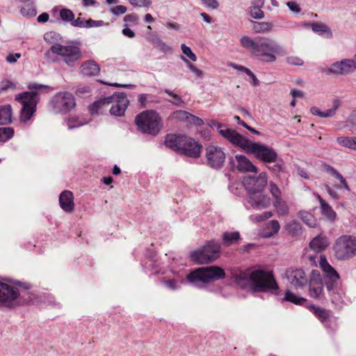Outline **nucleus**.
Masks as SVG:
<instances>
[{"label":"nucleus","instance_id":"3c124183","mask_svg":"<svg viewBox=\"0 0 356 356\" xmlns=\"http://www.w3.org/2000/svg\"><path fill=\"white\" fill-rule=\"evenodd\" d=\"M154 45L163 52L170 50V47L159 38H157L154 41Z\"/></svg>","mask_w":356,"mask_h":356},{"label":"nucleus","instance_id":"f257e3e1","mask_svg":"<svg viewBox=\"0 0 356 356\" xmlns=\"http://www.w3.org/2000/svg\"><path fill=\"white\" fill-rule=\"evenodd\" d=\"M231 280L240 288L251 292H273L279 286L270 270L261 266H254L245 270L234 267L230 269Z\"/></svg>","mask_w":356,"mask_h":356},{"label":"nucleus","instance_id":"e433bc0d","mask_svg":"<svg viewBox=\"0 0 356 356\" xmlns=\"http://www.w3.org/2000/svg\"><path fill=\"white\" fill-rule=\"evenodd\" d=\"M86 123L87 122L84 120L76 116L69 118L67 120V126L68 129L79 128L83 124H86Z\"/></svg>","mask_w":356,"mask_h":356},{"label":"nucleus","instance_id":"f3484780","mask_svg":"<svg viewBox=\"0 0 356 356\" xmlns=\"http://www.w3.org/2000/svg\"><path fill=\"white\" fill-rule=\"evenodd\" d=\"M206 157L211 168L220 169L225 162V154L220 147L209 145L206 149Z\"/></svg>","mask_w":356,"mask_h":356},{"label":"nucleus","instance_id":"774afa93","mask_svg":"<svg viewBox=\"0 0 356 356\" xmlns=\"http://www.w3.org/2000/svg\"><path fill=\"white\" fill-rule=\"evenodd\" d=\"M20 57L21 54L19 53L10 54L7 56L6 60L10 63H15Z\"/></svg>","mask_w":356,"mask_h":356},{"label":"nucleus","instance_id":"c85d7f7f","mask_svg":"<svg viewBox=\"0 0 356 356\" xmlns=\"http://www.w3.org/2000/svg\"><path fill=\"white\" fill-rule=\"evenodd\" d=\"M318 199L321 204L322 214L330 220H334L337 217L336 212L320 195H318Z\"/></svg>","mask_w":356,"mask_h":356},{"label":"nucleus","instance_id":"7c9ffc66","mask_svg":"<svg viewBox=\"0 0 356 356\" xmlns=\"http://www.w3.org/2000/svg\"><path fill=\"white\" fill-rule=\"evenodd\" d=\"M337 143L344 147L349 148L352 150H356V136H341L337 138Z\"/></svg>","mask_w":356,"mask_h":356},{"label":"nucleus","instance_id":"5fc2aeb1","mask_svg":"<svg viewBox=\"0 0 356 356\" xmlns=\"http://www.w3.org/2000/svg\"><path fill=\"white\" fill-rule=\"evenodd\" d=\"M250 15L254 19H261L264 17V11L258 7H253L250 10Z\"/></svg>","mask_w":356,"mask_h":356},{"label":"nucleus","instance_id":"39448f33","mask_svg":"<svg viewBox=\"0 0 356 356\" xmlns=\"http://www.w3.org/2000/svg\"><path fill=\"white\" fill-rule=\"evenodd\" d=\"M225 277V270L216 266L201 267L191 271L186 276L187 281L193 286L204 288L206 284L222 280Z\"/></svg>","mask_w":356,"mask_h":356},{"label":"nucleus","instance_id":"4d7b16f0","mask_svg":"<svg viewBox=\"0 0 356 356\" xmlns=\"http://www.w3.org/2000/svg\"><path fill=\"white\" fill-rule=\"evenodd\" d=\"M188 123L196 126H202L204 124V121L197 116L193 115L190 113Z\"/></svg>","mask_w":356,"mask_h":356},{"label":"nucleus","instance_id":"6e6d98bb","mask_svg":"<svg viewBox=\"0 0 356 356\" xmlns=\"http://www.w3.org/2000/svg\"><path fill=\"white\" fill-rule=\"evenodd\" d=\"M127 10V7L122 5H118L111 8V12L115 15L124 14Z\"/></svg>","mask_w":356,"mask_h":356},{"label":"nucleus","instance_id":"c756f323","mask_svg":"<svg viewBox=\"0 0 356 356\" xmlns=\"http://www.w3.org/2000/svg\"><path fill=\"white\" fill-rule=\"evenodd\" d=\"M282 301L289 302L298 305H302L306 302V299L305 298L297 296L290 290H286L283 298L282 299Z\"/></svg>","mask_w":356,"mask_h":356},{"label":"nucleus","instance_id":"bf43d9fd","mask_svg":"<svg viewBox=\"0 0 356 356\" xmlns=\"http://www.w3.org/2000/svg\"><path fill=\"white\" fill-rule=\"evenodd\" d=\"M312 30L315 32L325 33L328 31V28L323 24L314 23L312 24Z\"/></svg>","mask_w":356,"mask_h":356},{"label":"nucleus","instance_id":"a19ab883","mask_svg":"<svg viewBox=\"0 0 356 356\" xmlns=\"http://www.w3.org/2000/svg\"><path fill=\"white\" fill-rule=\"evenodd\" d=\"M129 3L135 8H148L152 5L151 0H128Z\"/></svg>","mask_w":356,"mask_h":356},{"label":"nucleus","instance_id":"69168bd1","mask_svg":"<svg viewBox=\"0 0 356 356\" xmlns=\"http://www.w3.org/2000/svg\"><path fill=\"white\" fill-rule=\"evenodd\" d=\"M15 88V83L8 80H4L1 83V89H14Z\"/></svg>","mask_w":356,"mask_h":356},{"label":"nucleus","instance_id":"ea45409f","mask_svg":"<svg viewBox=\"0 0 356 356\" xmlns=\"http://www.w3.org/2000/svg\"><path fill=\"white\" fill-rule=\"evenodd\" d=\"M267 227L270 230V232L266 235L267 236H271L277 234L280 229V223L276 220H270L268 222Z\"/></svg>","mask_w":356,"mask_h":356},{"label":"nucleus","instance_id":"c03bdc74","mask_svg":"<svg viewBox=\"0 0 356 356\" xmlns=\"http://www.w3.org/2000/svg\"><path fill=\"white\" fill-rule=\"evenodd\" d=\"M157 262V257L156 254H152L149 257V259L148 261L146 263V266H144L143 264H142L143 268H151L154 272H158V265L156 264Z\"/></svg>","mask_w":356,"mask_h":356},{"label":"nucleus","instance_id":"0eeeda50","mask_svg":"<svg viewBox=\"0 0 356 356\" xmlns=\"http://www.w3.org/2000/svg\"><path fill=\"white\" fill-rule=\"evenodd\" d=\"M221 245L219 241L211 240L203 247L190 254L191 260L198 264L211 263L220 257Z\"/></svg>","mask_w":356,"mask_h":356},{"label":"nucleus","instance_id":"680f3d73","mask_svg":"<svg viewBox=\"0 0 356 356\" xmlns=\"http://www.w3.org/2000/svg\"><path fill=\"white\" fill-rule=\"evenodd\" d=\"M104 24V22L102 20L95 21L92 19H89L85 22V27L90 28L94 26H101Z\"/></svg>","mask_w":356,"mask_h":356},{"label":"nucleus","instance_id":"aec40b11","mask_svg":"<svg viewBox=\"0 0 356 356\" xmlns=\"http://www.w3.org/2000/svg\"><path fill=\"white\" fill-rule=\"evenodd\" d=\"M270 204V200L267 195H264L263 192H257L248 194L245 206L248 209L252 208L256 210H261L267 208Z\"/></svg>","mask_w":356,"mask_h":356},{"label":"nucleus","instance_id":"393cba45","mask_svg":"<svg viewBox=\"0 0 356 356\" xmlns=\"http://www.w3.org/2000/svg\"><path fill=\"white\" fill-rule=\"evenodd\" d=\"M328 245L326 237L317 236L314 237L309 243V248L316 252H321L325 250Z\"/></svg>","mask_w":356,"mask_h":356},{"label":"nucleus","instance_id":"bb28decb","mask_svg":"<svg viewBox=\"0 0 356 356\" xmlns=\"http://www.w3.org/2000/svg\"><path fill=\"white\" fill-rule=\"evenodd\" d=\"M12 107L10 104L0 106V125L12 122Z\"/></svg>","mask_w":356,"mask_h":356},{"label":"nucleus","instance_id":"ddd939ff","mask_svg":"<svg viewBox=\"0 0 356 356\" xmlns=\"http://www.w3.org/2000/svg\"><path fill=\"white\" fill-rule=\"evenodd\" d=\"M109 104H112L110 109V113L115 116H122L129 104V99L124 92H115L112 95L108 96Z\"/></svg>","mask_w":356,"mask_h":356},{"label":"nucleus","instance_id":"4c0bfd02","mask_svg":"<svg viewBox=\"0 0 356 356\" xmlns=\"http://www.w3.org/2000/svg\"><path fill=\"white\" fill-rule=\"evenodd\" d=\"M14 135V129L12 127L0 128V143H4L10 139Z\"/></svg>","mask_w":356,"mask_h":356},{"label":"nucleus","instance_id":"f03ea898","mask_svg":"<svg viewBox=\"0 0 356 356\" xmlns=\"http://www.w3.org/2000/svg\"><path fill=\"white\" fill-rule=\"evenodd\" d=\"M217 129L232 144L242 148L248 154H254L257 159L265 163L277 161L278 155L273 148L261 143H253L235 130L227 128L224 124H218Z\"/></svg>","mask_w":356,"mask_h":356},{"label":"nucleus","instance_id":"20e7f679","mask_svg":"<svg viewBox=\"0 0 356 356\" xmlns=\"http://www.w3.org/2000/svg\"><path fill=\"white\" fill-rule=\"evenodd\" d=\"M165 144L168 147L187 156L198 158L200 156L202 145L185 135L168 134Z\"/></svg>","mask_w":356,"mask_h":356},{"label":"nucleus","instance_id":"6ab92c4d","mask_svg":"<svg viewBox=\"0 0 356 356\" xmlns=\"http://www.w3.org/2000/svg\"><path fill=\"white\" fill-rule=\"evenodd\" d=\"M307 284L309 296L314 299H321L323 296V286L321 273L318 270H312Z\"/></svg>","mask_w":356,"mask_h":356},{"label":"nucleus","instance_id":"09e8293b","mask_svg":"<svg viewBox=\"0 0 356 356\" xmlns=\"http://www.w3.org/2000/svg\"><path fill=\"white\" fill-rule=\"evenodd\" d=\"M181 48L183 54L188 57L192 61H195L197 60V56L191 51L190 47H187L185 44H182Z\"/></svg>","mask_w":356,"mask_h":356},{"label":"nucleus","instance_id":"2eb2a0df","mask_svg":"<svg viewBox=\"0 0 356 356\" xmlns=\"http://www.w3.org/2000/svg\"><path fill=\"white\" fill-rule=\"evenodd\" d=\"M356 70V54L353 59H343L333 63L325 72L327 74L343 75L353 72Z\"/></svg>","mask_w":356,"mask_h":356},{"label":"nucleus","instance_id":"864d4df0","mask_svg":"<svg viewBox=\"0 0 356 356\" xmlns=\"http://www.w3.org/2000/svg\"><path fill=\"white\" fill-rule=\"evenodd\" d=\"M272 165H268V168L275 174H277L283 170V163L282 161H277Z\"/></svg>","mask_w":356,"mask_h":356},{"label":"nucleus","instance_id":"c9c22d12","mask_svg":"<svg viewBox=\"0 0 356 356\" xmlns=\"http://www.w3.org/2000/svg\"><path fill=\"white\" fill-rule=\"evenodd\" d=\"M273 205L277 212L280 216H286L289 212V207L286 203L282 198L274 200Z\"/></svg>","mask_w":356,"mask_h":356},{"label":"nucleus","instance_id":"13d9d810","mask_svg":"<svg viewBox=\"0 0 356 356\" xmlns=\"http://www.w3.org/2000/svg\"><path fill=\"white\" fill-rule=\"evenodd\" d=\"M124 21L133 24H137L138 22V16L136 13L129 14L124 17Z\"/></svg>","mask_w":356,"mask_h":356},{"label":"nucleus","instance_id":"423d86ee","mask_svg":"<svg viewBox=\"0 0 356 356\" xmlns=\"http://www.w3.org/2000/svg\"><path fill=\"white\" fill-rule=\"evenodd\" d=\"M50 53L60 58L70 67H74L83 57L80 47L72 42L65 45L54 43L47 54Z\"/></svg>","mask_w":356,"mask_h":356},{"label":"nucleus","instance_id":"b1692460","mask_svg":"<svg viewBox=\"0 0 356 356\" xmlns=\"http://www.w3.org/2000/svg\"><path fill=\"white\" fill-rule=\"evenodd\" d=\"M321 169L323 171L329 173L334 177H335L336 179L339 180L340 183L341 184V187H343L347 191H350V188L346 181V179L343 178V177L332 166L327 164V163H323L321 165ZM338 188H341V186H339Z\"/></svg>","mask_w":356,"mask_h":356},{"label":"nucleus","instance_id":"5701e85b","mask_svg":"<svg viewBox=\"0 0 356 356\" xmlns=\"http://www.w3.org/2000/svg\"><path fill=\"white\" fill-rule=\"evenodd\" d=\"M236 161L237 162L236 168L240 172H257V167L243 155H236Z\"/></svg>","mask_w":356,"mask_h":356},{"label":"nucleus","instance_id":"412c9836","mask_svg":"<svg viewBox=\"0 0 356 356\" xmlns=\"http://www.w3.org/2000/svg\"><path fill=\"white\" fill-rule=\"evenodd\" d=\"M80 72L86 76H95L99 74L100 67L94 60H88L81 63Z\"/></svg>","mask_w":356,"mask_h":356},{"label":"nucleus","instance_id":"37998d69","mask_svg":"<svg viewBox=\"0 0 356 356\" xmlns=\"http://www.w3.org/2000/svg\"><path fill=\"white\" fill-rule=\"evenodd\" d=\"M60 16L63 21L66 22H72L74 18V15L72 11L67 8H63L60 11Z\"/></svg>","mask_w":356,"mask_h":356},{"label":"nucleus","instance_id":"f8f14e48","mask_svg":"<svg viewBox=\"0 0 356 356\" xmlns=\"http://www.w3.org/2000/svg\"><path fill=\"white\" fill-rule=\"evenodd\" d=\"M19 290L6 283L0 282V303L6 307L14 308L24 304Z\"/></svg>","mask_w":356,"mask_h":356},{"label":"nucleus","instance_id":"58836bf2","mask_svg":"<svg viewBox=\"0 0 356 356\" xmlns=\"http://www.w3.org/2000/svg\"><path fill=\"white\" fill-rule=\"evenodd\" d=\"M21 13L24 16L35 17L37 11L32 3H28L21 8Z\"/></svg>","mask_w":356,"mask_h":356},{"label":"nucleus","instance_id":"e2e57ef3","mask_svg":"<svg viewBox=\"0 0 356 356\" xmlns=\"http://www.w3.org/2000/svg\"><path fill=\"white\" fill-rule=\"evenodd\" d=\"M286 61L289 64L293 65H302L303 60L298 57H288Z\"/></svg>","mask_w":356,"mask_h":356},{"label":"nucleus","instance_id":"72a5a7b5","mask_svg":"<svg viewBox=\"0 0 356 356\" xmlns=\"http://www.w3.org/2000/svg\"><path fill=\"white\" fill-rule=\"evenodd\" d=\"M253 30L257 33H267L272 30L273 24L268 22H252Z\"/></svg>","mask_w":356,"mask_h":356},{"label":"nucleus","instance_id":"9b49d317","mask_svg":"<svg viewBox=\"0 0 356 356\" xmlns=\"http://www.w3.org/2000/svg\"><path fill=\"white\" fill-rule=\"evenodd\" d=\"M49 105L54 113L65 114L76 106V101L72 93L60 91L51 99Z\"/></svg>","mask_w":356,"mask_h":356},{"label":"nucleus","instance_id":"1a4fd4ad","mask_svg":"<svg viewBox=\"0 0 356 356\" xmlns=\"http://www.w3.org/2000/svg\"><path fill=\"white\" fill-rule=\"evenodd\" d=\"M15 100L22 105L20 113L21 121L27 122L36 111L39 102L38 90H24L15 96Z\"/></svg>","mask_w":356,"mask_h":356},{"label":"nucleus","instance_id":"2f4dec72","mask_svg":"<svg viewBox=\"0 0 356 356\" xmlns=\"http://www.w3.org/2000/svg\"><path fill=\"white\" fill-rule=\"evenodd\" d=\"M108 104H109L108 97H102L90 105L89 111L92 115H97L99 114L102 106Z\"/></svg>","mask_w":356,"mask_h":356},{"label":"nucleus","instance_id":"79ce46f5","mask_svg":"<svg viewBox=\"0 0 356 356\" xmlns=\"http://www.w3.org/2000/svg\"><path fill=\"white\" fill-rule=\"evenodd\" d=\"M318 252L314 251L313 253H306L305 254V259L307 260L311 266H317V263H319L320 257L318 258Z\"/></svg>","mask_w":356,"mask_h":356},{"label":"nucleus","instance_id":"8fccbe9b","mask_svg":"<svg viewBox=\"0 0 356 356\" xmlns=\"http://www.w3.org/2000/svg\"><path fill=\"white\" fill-rule=\"evenodd\" d=\"M190 113L185 111H177L174 113V116L176 119L180 121H184L188 122L189 119Z\"/></svg>","mask_w":356,"mask_h":356},{"label":"nucleus","instance_id":"473e14b6","mask_svg":"<svg viewBox=\"0 0 356 356\" xmlns=\"http://www.w3.org/2000/svg\"><path fill=\"white\" fill-rule=\"evenodd\" d=\"M298 217L309 227H315L316 225V220L314 216L308 211H300Z\"/></svg>","mask_w":356,"mask_h":356},{"label":"nucleus","instance_id":"603ef678","mask_svg":"<svg viewBox=\"0 0 356 356\" xmlns=\"http://www.w3.org/2000/svg\"><path fill=\"white\" fill-rule=\"evenodd\" d=\"M165 286L171 289V290H177L180 287V283L177 280H168L164 281Z\"/></svg>","mask_w":356,"mask_h":356},{"label":"nucleus","instance_id":"338daca9","mask_svg":"<svg viewBox=\"0 0 356 356\" xmlns=\"http://www.w3.org/2000/svg\"><path fill=\"white\" fill-rule=\"evenodd\" d=\"M202 3L207 7L216 9L219 4L216 0H202Z\"/></svg>","mask_w":356,"mask_h":356},{"label":"nucleus","instance_id":"4468645a","mask_svg":"<svg viewBox=\"0 0 356 356\" xmlns=\"http://www.w3.org/2000/svg\"><path fill=\"white\" fill-rule=\"evenodd\" d=\"M319 265L327 279L325 281L327 289L328 291L334 290L338 284L340 278L339 273L330 265L324 255H320Z\"/></svg>","mask_w":356,"mask_h":356},{"label":"nucleus","instance_id":"9d476101","mask_svg":"<svg viewBox=\"0 0 356 356\" xmlns=\"http://www.w3.org/2000/svg\"><path fill=\"white\" fill-rule=\"evenodd\" d=\"M334 255L339 260L349 259L356 255V237L341 236L337 239L334 247Z\"/></svg>","mask_w":356,"mask_h":356},{"label":"nucleus","instance_id":"f704fd0d","mask_svg":"<svg viewBox=\"0 0 356 356\" xmlns=\"http://www.w3.org/2000/svg\"><path fill=\"white\" fill-rule=\"evenodd\" d=\"M286 230L293 236H298L302 233V227L300 222L292 220L286 224Z\"/></svg>","mask_w":356,"mask_h":356},{"label":"nucleus","instance_id":"dca6fc26","mask_svg":"<svg viewBox=\"0 0 356 356\" xmlns=\"http://www.w3.org/2000/svg\"><path fill=\"white\" fill-rule=\"evenodd\" d=\"M268 177L266 172H261L257 177L248 176L243 180V185L248 194L263 192L266 186Z\"/></svg>","mask_w":356,"mask_h":356},{"label":"nucleus","instance_id":"4be33fe9","mask_svg":"<svg viewBox=\"0 0 356 356\" xmlns=\"http://www.w3.org/2000/svg\"><path fill=\"white\" fill-rule=\"evenodd\" d=\"M59 204L64 211L67 213L73 211L74 209L73 193L70 191H63L59 196Z\"/></svg>","mask_w":356,"mask_h":356},{"label":"nucleus","instance_id":"0e129e2a","mask_svg":"<svg viewBox=\"0 0 356 356\" xmlns=\"http://www.w3.org/2000/svg\"><path fill=\"white\" fill-rule=\"evenodd\" d=\"M286 5L291 11L295 13L300 12V8L296 1H288Z\"/></svg>","mask_w":356,"mask_h":356},{"label":"nucleus","instance_id":"49530a36","mask_svg":"<svg viewBox=\"0 0 356 356\" xmlns=\"http://www.w3.org/2000/svg\"><path fill=\"white\" fill-rule=\"evenodd\" d=\"M182 60L186 63L188 67L191 72H193L197 76L201 77L202 76V72L198 69L195 65L192 64L185 57L181 56Z\"/></svg>","mask_w":356,"mask_h":356},{"label":"nucleus","instance_id":"a18cd8bd","mask_svg":"<svg viewBox=\"0 0 356 356\" xmlns=\"http://www.w3.org/2000/svg\"><path fill=\"white\" fill-rule=\"evenodd\" d=\"M269 186H270V188H269L270 192L272 196L273 197L274 200L282 198L281 191H280V188L277 186L276 184H275L273 182H270Z\"/></svg>","mask_w":356,"mask_h":356},{"label":"nucleus","instance_id":"7ed1b4c3","mask_svg":"<svg viewBox=\"0 0 356 356\" xmlns=\"http://www.w3.org/2000/svg\"><path fill=\"white\" fill-rule=\"evenodd\" d=\"M240 44L252 56L266 63L275 62L277 59L275 54L280 51V47L275 42L264 37L252 38L244 35L241 37Z\"/></svg>","mask_w":356,"mask_h":356},{"label":"nucleus","instance_id":"052dcab7","mask_svg":"<svg viewBox=\"0 0 356 356\" xmlns=\"http://www.w3.org/2000/svg\"><path fill=\"white\" fill-rule=\"evenodd\" d=\"M247 71V74L249 76L248 81L251 83L252 86L257 87L259 84V80L257 79L255 75L250 70H245Z\"/></svg>","mask_w":356,"mask_h":356},{"label":"nucleus","instance_id":"de8ad7c7","mask_svg":"<svg viewBox=\"0 0 356 356\" xmlns=\"http://www.w3.org/2000/svg\"><path fill=\"white\" fill-rule=\"evenodd\" d=\"M165 92H167L169 96L172 97V99L170 101L172 104L177 106H181L184 103L181 98L178 95L175 94L173 90H165Z\"/></svg>","mask_w":356,"mask_h":356},{"label":"nucleus","instance_id":"a211bd4d","mask_svg":"<svg viewBox=\"0 0 356 356\" xmlns=\"http://www.w3.org/2000/svg\"><path fill=\"white\" fill-rule=\"evenodd\" d=\"M287 281L296 289H302L308 284V280L305 270L301 268H289L285 272Z\"/></svg>","mask_w":356,"mask_h":356},{"label":"nucleus","instance_id":"a878e982","mask_svg":"<svg viewBox=\"0 0 356 356\" xmlns=\"http://www.w3.org/2000/svg\"><path fill=\"white\" fill-rule=\"evenodd\" d=\"M307 308L322 323H325L330 317L328 311L324 308L314 305H308Z\"/></svg>","mask_w":356,"mask_h":356},{"label":"nucleus","instance_id":"cd10ccee","mask_svg":"<svg viewBox=\"0 0 356 356\" xmlns=\"http://www.w3.org/2000/svg\"><path fill=\"white\" fill-rule=\"evenodd\" d=\"M222 244L226 247H229L236 243L241 239V235L238 232H225L222 235Z\"/></svg>","mask_w":356,"mask_h":356},{"label":"nucleus","instance_id":"6e6552de","mask_svg":"<svg viewBox=\"0 0 356 356\" xmlns=\"http://www.w3.org/2000/svg\"><path fill=\"white\" fill-rule=\"evenodd\" d=\"M135 121L139 130L150 135H156L162 127L161 117L153 110L143 111L136 117Z\"/></svg>","mask_w":356,"mask_h":356}]
</instances>
